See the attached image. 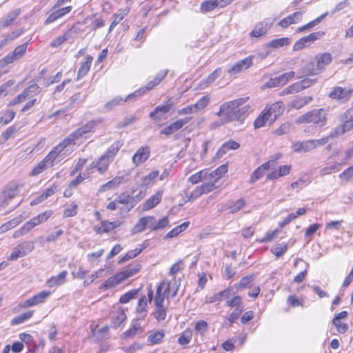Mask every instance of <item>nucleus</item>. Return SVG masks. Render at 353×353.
<instances>
[{"mask_svg": "<svg viewBox=\"0 0 353 353\" xmlns=\"http://www.w3.org/2000/svg\"><path fill=\"white\" fill-rule=\"evenodd\" d=\"M303 17L302 12H296L291 15L281 19L278 25L283 28H288L291 24L298 23L301 20Z\"/></svg>", "mask_w": 353, "mask_h": 353, "instance_id": "obj_18", "label": "nucleus"}, {"mask_svg": "<svg viewBox=\"0 0 353 353\" xmlns=\"http://www.w3.org/2000/svg\"><path fill=\"white\" fill-rule=\"evenodd\" d=\"M321 226L322 224L321 223H314L306 228L305 238L307 239V242L312 240V236L321 228Z\"/></svg>", "mask_w": 353, "mask_h": 353, "instance_id": "obj_46", "label": "nucleus"}, {"mask_svg": "<svg viewBox=\"0 0 353 353\" xmlns=\"http://www.w3.org/2000/svg\"><path fill=\"white\" fill-rule=\"evenodd\" d=\"M162 199V192L160 191H158L155 194L150 196L143 204V210L147 211L153 208H154L161 201Z\"/></svg>", "mask_w": 353, "mask_h": 353, "instance_id": "obj_27", "label": "nucleus"}, {"mask_svg": "<svg viewBox=\"0 0 353 353\" xmlns=\"http://www.w3.org/2000/svg\"><path fill=\"white\" fill-rule=\"evenodd\" d=\"M248 97L240 98L223 103L222 111L227 112V121L230 122L234 120H241L250 109L247 103Z\"/></svg>", "mask_w": 353, "mask_h": 353, "instance_id": "obj_1", "label": "nucleus"}, {"mask_svg": "<svg viewBox=\"0 0 353 353\" xmlns=\"http://www.w3.org/2000/svg\"><path fill=\"white\" fill-rule=\"evenodd\" d=\"M165 336V332L163 330H156L149 333L147 341L151 344L160 343Z\"/></svg>", "mask_w": 353, "mask_h": 353, "instance_id": "obj_34", "label": "nucleus"}, {"mask_svg": "<svg viewBox=\"0 0 353 353\" xmlns=\"http://www.w3.org/2000/svg\"><path fill=\"white\" fill-rule=\"evenodd\" d=\"M67 275L68 272L63 270L58 275L52 276L48 279L47 283L50 288L61 285L65 283Z\"/></svg>", "mask_w": 353, "mask_h": 353, "instance_id": "obj_28", "label": "nucleus"}, {"mask_svg": "<svg viewBox=\"0 0 353 353\" xmlns=\"http://www.w3.org/2000/svg\"><path fill=\"white\" fill-rule=\"evenodd\" d=\"M292 148L294 152L299 153L307 152L313 150L311 139L304 141L294 142L292 143Z\"/></svg>", "mask_w": 353, "mask_h": 353, "instance_id": "obj_24", "label": "nucleus"}, {"mask_svg": "<svg viewBox=\"0 0 353 353\" xmlns=\"http://www.w3.org/2000/svg\"><path fill=\"white\" fill-rule=\"evenodd\" d=\"M19 222L20 221L19 220L18 218L13 219L9 221L8 222L3 224L0 227V230L1 232H6L9 230L15 228L19 223Z\"/></svg>", "mask_w": 353, "mask_h": 353, "instance_id": "obj_60", "label": "nucleus"}, {"mask_svg": "<svg viewBox=\"0 0 353 353\" xmlns=\"http://www.w3.org/2000/svg\"><path fill=\"white\" fill-rule=\"evenodd\" d=\"M71 10H72L71 6H66V7H64V8L57 10V11H55V12H52L51 14H50V16L45 21L44 23L46 25H48V24H50L54 21H55L56 20H57L60 17H63L65 14L70 12L71 11Z\"/></svg>", "mask_w": 353, "mask_h": 353, "instance_id": "obj_26", "label": "nucleus"}, {"mask_svg": "<svg viewBox=\"0 0 353 353\" xmlns=\"http://www.w3.org/2000/svg\"><path fill=\"white\" fill-rule=\"evenodd\" d=\"M52 214V211L51 210H47L44 212L40 213L37 216L33 217L32 219L26 222L21 228L16 230L13 234V237L17 239L23 236L36 225L46 221Z\"/></svg>", "mask_w": 353, "mask_h": 353, "instance_id": "obj_3", "label": "nucleus"}, {"mask_svg": "<svg viewBox=\"0 0 353 353\" xmlns=\"http://www.w3.org/2000/svg\"><path fill=\"white\" fill-rule=\"evenodd\" d=\"M159 175L158 171H153L148 174L147 176H145L142 179L143 185H150L152 184Z\"/></svg>", "mask_w": 353, "mask_h": 353, "instance_id": "obj_56", "label": "nucleus"}, {"mask_svg": "<svg viewBox=\"0 0 353 353\" xmlns=\"http://www.w3.org/2000/svg\"><path fill=\"white\" fill-rule=\"evenodd\" d=\"M33 314L32 311H27L23 314H21L17 316H15L12 321L11 324L12 325H18L20 323H23L25 321L29 319L30 317H32Z\"/></svg>", "mask_w": 353, "mask_h": 353, "instance_id": "obj_47", "label": "nucleus"}, {"mask_svg": "<svg viewBox=\"0 0 353 353\" xmlns=\"http://www.w3.org/2000/svg\"><path fill=\"white\" fill-rule=\"evenodd\" d=\"M312 100V97H296L295 99L291 101L290 105L296 110L301 109Z\"/></svg>", "mask_w": 353, "mask_h": 353, "instance_id": "obj_30", "label": "nucleus"}, {"mask_svg": "<svg viewBox=\"0 0 353 353\" xmlns=\"http://www.w3.org/2000/svg\"><path fill=\"white\" fill-rule=\"evenodd\" d=\"M208 171L206 170H201L188 178V181L192 184H196L201 181L208 180Z\"/></svg>", "mask_w": 353, "mask_h": 353, "instance_id": "obj_35", "label": "nucleus"}, {"mask_svg": "<svg viewBox=\"0 0 353 353\" xmlns=\"http://www.w3.org/2000/svg\"><path fill=\"white\" fill-rule=\"evenodd\" d=\"M273 170H274L270 172L267 175V179L268 180H275L280 177L288 175L291 170V165H283L279 166L278 170H274V168Z\"/></svg>", "mask_w": 353, "mask_h": 353, "instance_id": "obj_19", "label": "nucleus"}, {"mask_svg": "<svg viewBox=\"0 0 353 353\" xmlns=\"http://www.w3.org/2000/svg\"><path fill=\"white\" fill-rule=\"evenodd\" d=\"M153 315L157 321L161 322L164 321L167 316L166 308L164 306L161 307H155Z\"/></svg>", "mask_w": 353, "mask_h": 353, "instance_id": "obj_52", "label": "nucleus"}, {"mask_svg": "<svg viewBox=\"0 0 353 353\" xmlns=\"http://www.w3.org/2000/svg\"><path fill=\"white\" fill-rule=\"evenodd\" d=\"M243 312V307H235L234 311L224 320L223 325L224 327H230L232 324L237 319Z\"/></svg>", "mask_w": 353, "mask_h": 353, "instance_id": "obj_37", "label": "nucleus"}, {"mask_svg": "<svg viewBox=\"0 0 353 353\" xmlns=\"http://www.w3.org/2000/svg\"><path fill=\"white\" fill-rule=\"evenodd\" d=\"M252 65V59L250 57H246L243 60L236 63L230 70H228L229 73L237 74L244 70L248 69Z\"/></svg>", "mask_w": 353, "mask_h": 353, "instance_id": "obj_21", "label": "nucleus"}, {"mask_svg": "<svg viewBox=\"0 0 353 353\" xmlns=\"http://www.w3.org/2000/svg\"><path fill=\"white\" fill-rule=\"evenodd\" d=\"M240 147V144L233 140H229L225 142L221 147L216 152V157L218 158L222 157L230 150H237Z\"/></svg>", "mask_w": 353, "mask_h": 353, "instance_id": "obj_22", "label": "nucleus"}, {"mask_svg": "<svg viewBox=\"0 0 353 353\" xmlns=\"http://www.w3.org/2000/svg\"><path fill=\"white\" fill-rule=\"evenodd\" d=\"M304 90L301 81L296 82L283 90L284 94H293Z\"/></svg>", "mask_w": 353, "mask_h": 353, "instance_id": "obj_55", "label": "nucleus"}, {"mask_svg": "<svg viewBox=\"0 0 353 353\" xmlns=\"http://www.w3.org/2000/svg\"><path fill=\"white\" fill-rule=\"evenodd\" d=\"M70 145L68 140L65 139L61 141L59 144H58L53 150H52L44 159L45 162H46L47 165L50 167L54 165V162L57 159L58 161H60L63 159V156L65 155V152L62 153L63 150L68 147Z\"/></svg>", "mask_w": 353, "mask_h": 353, "instance_id": "obj_4", "label": "nucleus"}, {"mask_svg": "<svg viewBox=\"0 0 353 353\" xmlns=\"http://www.w3.org/2000/svg\"><path fill=\"white\" fill-rule=\"evenodd\" d=\"M168 70L160 71L157 74L156 77L153 80L150 81L147 84V85L145 87L141 88V89L129 94L127 97V99H125V101L127 99H131L134 97L141 96V94H144L146 91L150 90L152 88H154L155 86L159 85L164 79V78L166 77V75L168 74Z\"/></svg>", "mask_w": 353, "mask_h": 353, "instance_id": "obj_5", "label": "nucleus"}, {"mask_svg": "<svg viewBox=\"0 0 353 353\" xmlns=\"http://www.w3.org/2000/svg\"><path fill=\"white\" fill-rule=\"evenodd\" d=\"M190 222H184L180 225H178L173 228L171 231H170L165 236L164 239H171L176 237L177 235H179L181 232L185 230L189 225Z\"/></svg>", "mask_w": 353, "mask_h": 353, "instance_id": "obj_40", "label": "nucleus"}, {"mask_svg": "<svg viewBox=\"0 0 353 353\" xmlns=\"http://www.w3.org/2000/svg\"><path fill=\"white\" fill-rule=\"evenodd\" d=\"M96 125L97 123L95 121H91L81 128L77 129L73 133L70 134L67 138H65V139L68 140L70 145L74 144L77 139H79V138L83 137L85 134L92 132Z\"/></svg>", "mask_w": 353, "mask_h": 353, "instance_id": "obj_9", "label": "nucleus"}, {"mask_svg": "<svg viewBox=\"0 0 353 353\" xmlns=\"http://www.w3.org/2000/svg\"><path fill=\"white\" fill-rule=\"evenodd\" d=\"M341 165V163H335L334 164L330 165V166H325L321 169L319 171L321 176H325L330 174L331 173L339 171V166Z\"/></svg>", "mask_w": 353, "mask_h": 353, "instance_id": "obj_54", "label": "nucleus"}, {"mask_svg": "<svg viewBox=\"0 0 353 353\" xmlns=\"http://www.w3.org/2000/svg\"><path fill=\"white\" fill-rule=\"evenodd\" d=\"M210 103V97L203 96L196 103L193 104L196 112L204 109Z\"/></svg>", "mask_w": 353, "mask_h": 353, "instance_id": "obj_57", "label": "nucleus"}, {"mask_svg": "<svg viewBox=\"0 0 353 353\" xmlns=\"http://www.w3.org/2000/svg\"><path fill=\"white\" fill-rule=\"evenodd\" d=\"M316 65L321 72L324 70L325 67L330 64L332 61V55L328 52L317 54L315 57Z\"/></svg>", "mask_w": 353, "mask_h": 353, "instance_id": "obj_23", "label": "nucleus"}, {"mask_svg": "<svg viewBox=\"0 0 353 353\" xmlns=\"http://www.w3.org/2000/svg\"><path fill=\"white\" fill-rule=\"evenodd\" d=\"M150 148L148 146L139 148L132 157V162L139 165L145 162L150 157Z\"/></svg>", "mask_w": 353, "mask_h": 353, "instance_id": "obj_15", "label": "nucleus"}, {"mask_svg": "<svg viewBox=\"0 0 353 353\" xmlns=\"http://www.w3.org/2000/svg\"><path fill=\"white\" fill-rule=\"evenodd\" d=\"M171 287L170 283L166 281H163L158 285L155 297L154 299V303L155 307H161L164 306L165 296L170 294Z\"/></svg>", "mask_w": 353, "mask_h": 353, "instance_id": "obj_6", "label": "nucleus"}, {"mask_svg": "<svg viewBox=\"0 0 353 353\" xmlns=\"http://www.w3.org/2000/svg\"><path fill=\"white\" fill-rule=\"evenodd\" d=\"M352 92V89L342 87H334L329 93L328 97L332 99H336L341 102H345L351 98Z\"/></svg>", "mask_w": 353, "mask_h": 353, "instance_id": "obj_10", "label": "nucleus"}, {"mask_svg": "<svg viewBox=\"0 0 353 353\" xmlns=\"http://www.w3.org/2000/svg\"><path fill=\"white\" fill-rule=\"evenodd\" d=\"M294 75L295 72L294 71H290L288 72L283 73L279 77L269 79V81L265 83V85L270 88L283 86L285 85L290 79L294 78Z\"/></svg>", "mask_w": 353, "mask_h": 353, "instance_id": "obj_12", "label": "nucleus"}, {"mask_svg": "<svg viewBox=\"0 0 353 353\" xmlns=\"http://www.w3.org/2000/svg\"><path fill=\"white\" fill-rule=\"evenodd\" d=\"M290 43V40L288 37H282L279 39H274L270 41L267 44V48H272L274 49H277L283 46H289Z\"/></svg>", "mask_w": 353, "mask_h": 353, "instance_id": "obj_32", "label": "nucleus"}, {"mask_svg": "<svg viewBox=\"0 0 353 353\" xmlns=\"http://www.w3.org/2000/svg\"><path fill=\"white\" fill-rule=\"evenodd\" d=\"M20 9L12 10L3 19H0V31L10 26L20 14Z\"/></svg>", "mask_w": 353, "mask_h": 353, "instance_id": "obj_25", "label": "nucleus"}, {"mask_svg": "<svg viewBox=\"0 0 353 353\" xmlns=\"http://www.w3.org/2000/svg\"><path fill=\"white\" fill-rule=\"evenodd\" d=\"M123 143L121 141H117L114 143H112L110 148L108 149L106 152L104 154L108 156L111 159L114 160L116 154L122 147Z\"/></svg>", "mask_w": 353, "mask_h": 353, "instance_id": "obj_41", "label": "nucleus"}, {"mask_svg": "<svg viewBox=\"0 0 353 353\" xmlns=\"http://www.w3.org/2000/svg\"><path fill=\"white\" fill-rule=\"evenodd\" d=\"M328 110L325 108L314 109L309 111L296 120V123H313L319 127L324 126L327 122Z\"/></svg>", "mask_w": 353, "mask_h": 353, "instance_id": "obj_2", "label": "nucleus"}, {"mask_svg": "<svg viewBox=\"0 0 353 353\" xmlns=\"http://www.w3.org/2000/svg\"><path fill=\"white\" fill-rule=\"evenodd\" d=\"M219 7V3L216 0H206L201 4V11L203 13H206L214 10Z\"/></svg>", "mask_w": 353, "mask_h": 353, "instance_id": "obj_42", "label": "nucleus"}, {"mask_svg": "<svg viewBox=\"0 0 353 353\" xmlns=\"http://www.w3.org/2000/svg\"><path fill=\"white\" fill-rule=\"evenodd\" d=\"M113 160L105 154H103L96 162H92L91 168H96L100 174H104Z\"/></svg>", "mask_w": 353, "mask_h": 353, "instance_id": "obj_16", "label": "nucleus"}, {"mask_svg": "<svg viewBox=\"0 0 353 353\" xmlns=\"http://www.w3.org/2000/svg\"><path fill=\"white\" fill-rule=\"evenodd\" d=\"M181 128L180 127L177 121L172 123L170 125L165 127L161 131V134L170 136L175 132L179 130Z\"/></svg>", "mask_w": 353, "mask_h": 353, "instance_id": "obj_48", "label": "nucleus"}, {"mask_svg": "<svg viewBox=\"0 0 353 353\" xmlns=\"http://www.w3.org/2000/svg\"><path fill=\"white\" fill-rule=\"evenodd\" d=\"M228 171V167L226 165H222L216 168L215 170L208 172L209 179L212 178L214 180L216 179V182L218 183V180Z\"/></svg>", "mask_w": 353, "mask_h": 353, "instance_id": "obj_45", "label": "nucleus"}, {"mask_svg": "<svg viewBox=\"0 0 353 353\" xmlns=\"http://www.w3.org/2000/svg\"><path fill=\"white\" fill-rule=\"evenodd\" d=\"M323 32H316L310 34L307 36L302 37L301 39L307 46L312 43L314 41L319 39L322 35H323Z\"/></svg>", "mask_w": 353, "mask_h": 353, "instance_id": "obj_50", "label": "nucleus"}, {"mask_svg": "<svg viewBox=\"0 0 353 353\" xmlns=\"http://www.w3.org/2000/svg\"><path fill=\"white\" fill-rule=\"evenodd\" d=\"M284 109V105L281 101H276L267 106L263 112L265 113L268 123L272 124L283 112Z\"/></svg>", "mask_w": 353, "mask_h": 353, "instance_id": "obj_7", "label": "nucleus"}, {"mask_svg": "<svg viewBox=\"0 0 353 353\" xmlns=\"http://www.w3.org/2000/svg\"><path fill=\"white\" fill-rule=\"evenodd\" d=\"M71 34L70 32H65L61 36H59L56 37L52 42L50 46L52 48H57L61 44H63L65 41L68 40L70 37Z\"/></svg>", "mask_w": 353, "mask_h": 353, "instance_id": "obj_53", "label": "nucleus"}, {"mask_svg": "<svg viewBox=\"0 0 353 353\" xmlns=\"http://www.w3.org/2000/svg\"><path fill=\"white\" fill-rule=\"evenodd\" d=\"M123 181V177L121 176H116L111 181L107 182L101 186L99 191L100 192H105L110 190H114L119 187Z\"/></svg>", "mask_w": 353, "mask_h": 353, "instance_id": "obj_31", "label": "nucleus"}, {"mask_svg": "<svg viewBox=\"0 0 353 353\" xmlns=\"http://www.w3.org/2000/svg\"><path fill=\"white\" fill-rule=\"evenodd\" d=\"M172 106V102L171 99H168L167 103L165 105H159L157 106L154 111L150 113V117L151 119H154L157 121H161L163 118V116L170 112Z\"/></svg>", "mask_w": 353, "mask_h": 353, "instance_id": "obj_14", "label": "nucleus"}, {"mask_svg": "<svg viewBox=\"0 0 353 353\" xmlns=\"http://www.w3.org/2000/svg\"><path fill=\"white\" fill-rule=\"evenodd\" d=\"M281 157V154H278L275 159H270L268 161L264 163L261 166H259L251 175L250 182L254 183L259 179H261L264 174L265 171L269 170L270 169L275 168L276 165V161L280 159Z\"/></svg>", "mask_w": 353, "mask_h": 353, "instance_id": "obj_8", "label": "nucleus"}, {"mask_svg": "<svg viewBox=\"0 0 353 353\" xmlns=\"http://www.w3.org/2000/svg\"><path fill=\"white\" fill-rule=\"evenodd\" d=\"M136 197H132V195L126 192L121 193L115 199L117 203L128 205L129 210L136 205Z\"/></svg>", "mask_w": 353, "mask_h": 353, "instance_id": "obj_20", "label": "nucleus"}, {"mask_svg": "<svg viewBox=\"0 0 353 353\" xmlns=\"http://www.w3.org/2000/svg\"><path fill=\"white\" fill-rule=\"evenodd\" d=\"M141 268V265L138 263L129 266L127 269L119 272L121 279L124 281L126 279L135 274Z\"/></svg>", "mask_w": 353, "mask_h": 353, "instance_id": "obj_36", "label": "nucleus"}, {"mask_svg": "<svg viewBox=\"0 0 353 353\" xmlns=\"http://www.w3.org/2000/svg\"><path fill=\"white\" fill-rule=\"evenodd\" d=\"M146 224L145 221L144 217H142L139 219L137 223L135 224V225L132 229V234H137L143 232L145 229H146Z\"/></svg>", "mask_w": 353, "mask_h": 353, "instance_id": "obj_61", "label": "nucleus"}, {"mask_svg": "<svg viewBox=\"0 0 353 353\" xmlns=\"http://www.w3.org/2000/svg\"><path fill=\"white\" fill-rule=\"evenodd\" d=\"M123 280L121 279L119 273H118L114 276L108 278L103 284L101 285L99 289H108L118 285Z\"/></svg>", "mask_w": 353, "mask_h": 353, "instance_id": "obj_33", "label": "nucleus"}, {"mask_svg": "<svg viewBox=\"0 0 353 353\" xmlns=\"http://www.w3.org/2000/svg\"><path fill=\"white\" fill-rule=\"evenodd\" d=\"M340 119L343 123L338 125L333 130V131L331 132V137H337L338 135L343 134L344 133L353 129V121L350 119H345L343 117V114L341 116Z\"/></svg>", "mask_w": 353, "mask_h": 353, "instance_id": "obj_13", "label": "nucleus"}, {"mask_svg": "<svg viewBox=\"0 0 353 353\" xmlns=\"http://www.w3.org/2000/svg\"><path fill=\"white\" fill-rule=\"evenodd\" d=\"M339 177L345 181H349L352 179H353V165L349 167L346 170H345L343 172H341Z\"/></svg>", "mask_w": 353, "mask_h": 353, "instance_id": "obj_64", "label": "nucleus"}, {"mask_svg": "<svg viewBox=\"0 0 353 353\" xmlns=\"http://www.w3.org/2000/svg\"><path fill=\"white\" fill-rule=\"evenodd\" d=\"M41 88L37 84L30 85L29 87H28L23 90V92H26V94L27 95L28 99L39 94Z\"/></svg>", "mask_w": 353, "mask_h": 353, "instance_id": "obj_59", "label": "nucleus"}, {"mask_svg": "<svg viewBox=\"0 0 353 353\" xmlns=\"http://www.w3.org/2000/svg\"><path fill=\"white\" fill-rule=\"evenodd\" d=\"M272 23H269L266 21L257 23L253 30L250 33L252 37H260L265 35L268 30L271 28Z\"/></svg>", "mask_w": 353, "mask_h": 353, "instance_id": "obj_17", "label": "nucleus"}, {"mask_svg": "<svg viewBox=\"0 0 353 353\" xmlns=\"http://www.w3.org/2000/svg\"><path fill=\"white\" fill-rule=\"evenodd\" d=\"M126 319L123 311H117L112 316V323L114 328H117Z\"/></svg>", "mask_w": 353, "mask_h": 353, "instance_id": "obj_43", "label": "nucleus"}, {"mask_svg": "<svg viewBox=\"0 0 353 353\" xmlns=\"http://www.w3.org/2000/svg\"><path fill=\"white\" fill-rule=\"evenodd\" d=\"M50 294V292L47 291H42L34 296H33L32 298V301L34 304V305L42 303L49 295Z\"/></svg>", "mask_w": 353, "mask_h": 353, "instance_id": "obj_62", "label": "nucleus"}, {"mask_svg": "<svg viewBox=\"0 0 353 353\" xmlns=\"http://www.w3.org/2000/svg\"><path fill=\"white\" fill-rule=\"evenodd\" d=\"M85 59H86L85 61H84L83 63H81V65L78 70V74H77L78 79L86 75L90 68V65H91L93 59L90 55H88L85 57Z\"/></svg>", "mask_w": 353, "mask_h": 353, "instance_id": "obj_38", "label": "nucleus"}, {"mask_svg": "<svg viewBox=\"0 0 353 353\" xmlns=\"http://www.w3.org/2000/svg\"><path fill=\"white\" fill-rule=\"evenodd\" d=\"M321 71L316 66L315 62L307 63L302 69L301 76L297 77L299 79L303 76L316 75L320 73Z\"/></svg>", "mask_w": 353, "mask_h": 353, "instance_id": "obj_29", "label": "nucleus"}, {"mask_svg": "<svg viewBox=\"0 0 353 353\" xmlns=\"http://www.w3.org/2000/svg\"><path fill=\"white\" fill-rule=\"evenodd\" d=\"M48 168H50V166L47 165L46 162L43 159V161L34 167L30 172V175L37 176L47 170Z\"/></svg>", "mask_w": 353, "mask_h": 353, "instance_id": "obj_51", "label": "nucleus"}, {"mask_svg": "<svg viewBox=\"0 0 353 353\" xmlns=\"http://www.w3.org/2000/svg\"><path fill=\"white\" fill-rule=\"evenodd\" d=\"M205 181L206 182L200 185V188L202 190L203 194H208L219 186V185H217L216 179L214 180L210 178V179Z\"/></svg>", "mask_w": 353, "mask_h": 353, "instance_id": "obj_39", "label": "nucleus"}, {"mask_svg": "<svg viewBox=\"0 0 353 353\" xmlns=\"http://www.w3.org/2000/svg\"><path fill=\"white\" fill-rule=\"evenodd\" d=\"M24 256L30 253L34 248L32 241H24L17 245Z\"/></svg>", "mask_w": 353, "mask_h": 353, "instance_id": "obj_49", "label": "nucleus"}, {"mask_svg": "<svg viewBox=\"0 0 353 353\" xmlns=\"http://www.w3.org/2000/svg\"><path fill=\"white\" fill-rule=\"evenodd\" d=\"M17 185H10L0 194V208L4 209L11 204V201L17 194Z\"/></svg>", "mask_w": 353, "mask_h": 353, "instance_id": "obj_11", "label": "nucleus"}, {"mask_svg": "<svg viewBox=\"0 0 353 353\" xmlns=\"http://www.w3.org/2000/svg\"><path fill=\"white\" fill-rule=\"evenodd\" d=\"M137 293H138V290H132L128 291L125 294L121 296V297L119 299V302L121 303H127L130 300L134 299L136 295L137 294Z\"/></svg>", "mask_w": 353, "mask_h": 353, "instance_id": "obj_58", "label": "nucleus"}, {"mask_svg": "<svg viewBox=\"0 0 353 353\" xmlns=\"http://www.w3.org/2000/svg\"><path fill=\"white\" fill-rule=\"evenodd\" d=\"M287 250V245L285 243L276 245L272 248V252L277 257L282 256Z\"/></svg>", "mask_w": 353, "mask_h": 353, "instance_id": "obj_63", "label": "nucleus"}, {"mask_svg": "<svg viewBox=\"0 0 353 353\" xmlns=\"http://www.w3.org/2000/svg\"><path fill=\"white\" fill-rule=\"evenodd\" d=\"M57 186L51 187L50 188L47 189L41 195L37 197L31 202V205H33L34 204H37L45 199H46L48 196L53 195L57 191Z\"/></svg>", "mask_w": 353, "mask_h": 353, "instance_id": "obj_44", "label": "nucleus"}]
</instances>
